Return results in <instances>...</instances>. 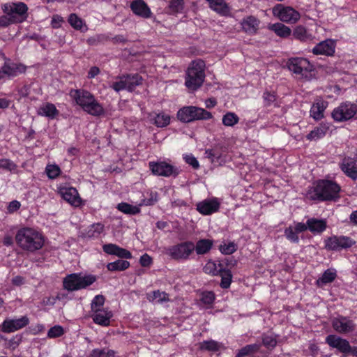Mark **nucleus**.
Returning <instances> with one entry per match:
<instances>
[{"mask_svg": "<svg viewBox=\"0 0 357 357\" xmlns=\"http://www.w3.org/2000/svg\"><path fill=\"white\" fill-rule=\"evenodd\" d=\"M236 261H234V263H232V260H229L228 259H225L218 261H216L217 265V269L218 272V275L220 273H223V271H229V269L227 268L228 266H234L236 264Z\"/></svg>", "mask_w": 357, "mask_h": 357, "instance_id": "49", "label": "nucleus"}, {"mask_svg": "<svg viewBox=\"0 0 357 357\" xmlns=\"http://www.w3.org/2000/svg\"><path fill=\"white\" fill-rule=\"evenodd\" d=\"M237 250V245L234 242L224 243L219 246V250L223 255H231Z\"/></svg>", "mask_w": 357, "mask_h": 357, "instance_id": "45", "label": "nucleus"}, {"mask_svg": "<svg viewBox=\"0 0 357 357\" xmlns=\"http://www.w3.org/2000/svg\"><path fill=\"white\" fill-rule=\"evenodd\" d=\"M287 66L290 71L302 77H307L308 74L312 71L314 66L308 59L303 57L290 58L287 61Z\"/></svg>", "mask_w": 357, "mask_h": 357, "instance_id": "11", "label": "nucleus"}, {"mask_svg": "<svg viewBox=\"0 0 357 357\" xmlns=\"http://www.w3.org/2000/svg\"><path fill=\"white\" fill-rule=\"evenodd\" d=\"M103 251L111 255H116L120 258L131 259L132 254L126 249L122 248L119 245L113 243L105 244L102 246Z\"/></svg>", "mask_w": 357, "mask_h": 357, "instance_id": "25", "label": "nucleus"}, {"mask_svg": "<svg viewBox=\"0 0 357 357\" xmlns=\"http://www.w3.org/2000/svg\"><path fill=\"white\" fill-rule=\"evenodd\" d=\"M329 126L327 124L321 123L306 135V139L310 141L321 139L326 135Z\"/></svg>", "mask_w": 357, "mask_h": 357, "instance_id": "29", "label": "nucleus"}, {"mask_svg": "<svg viewBox=\"0 0 357 357\" xmlns=\"http://www.w3.org/2000/svg\"><path fill=\"white\" fill-rule=\"evenodd\" d=\"M170 116L165 113H159L154 118V124L159 128L167 126L170 123Z\"/></svg>", "mask_w": 357, "mask_h": 357, "instance_id": "42", "label": "nucleus"}, {"mask_svg": "<svg viewBox=\"0 0 357 357\" xmlns=\"http://www.w3.org/2000/svg\"><path fill=\"white\" fill-rule=\"evenodd\" d=\"M301 222H295L294 227L289 226L284 229V236L286 238L294 243H298L299 242L298 234L303 232L304 231H298L297 227Z\"/></svg>", "mask_w": 357, "mask_h": 357, "instance_id": "36", "label": "nucleus"}, {"mask_svg": "<svg viewBox=\"0 0 357 357\" xmlns=\"http://www.w3.org/2000/svg\"><path fill=\"white\" fill-rule=\"evenodd\" d=\"M273 15L280 21L289 24L296 23L301 17L300 13L294 8L282 4H278L273 7Z\"/></svg>", "mask_w": 357, "mask_h": 357, "instance_id": "12", "label": "nucleus"}, {"mask_svg": "<svg viewBox=\"0 0 357 357\" xmlns=\"http://www.w3.org/2000/svg\"><path fill=\"white\" fill-rule=\"evenodd\" d=\"M194 242L185 241L165 248V254L176 261H186L193 255Z\"/></svg>", "mask_w": 357, "mask_h": 357, "instance_id": "5", "label": "nucleus"}, {"mask_svg": "<svg viewBox=\"0 0 357 357\" xmlns=\"http://www.w3.org/2000/svg\"><path fill=\"white\" fill-rule=\"evenodd\" d=\"M69 95L76 104L87 114L93 116H100L105 114V111L102 105L89 91L72 89Z\"/></svg>", "mask_w": 357, "mask_h": 357, "instance_id": "1", "label": "nucleus"}, {"mask_svg": "<svg viewBox=\"0 0 357 357\" xmlns=\"http://www.w3.org/2000/svg\"><path fill=\"white\" fill-rule=\"evenodd\" d=\"M105 302V298L102 295H97L96 296L92 302H91V310L92 311L96 312L98 310H102L101 307H102Z\"/></svg>", "mask_w": 357, "mask_h": 357, "instance_id": "51", "label": "nucleus"}, {"mask_svg": "<svg viewBox=\"0 0 357 357\" xmlns=\"http://www.w3.org/2000/svg\"><path fill=\"white\" fill-rule=\"evenodd\" d=\"M293 37L303 43L314 42L315 37L303 26H297L293 31Z\"/></svg>", "mask_w": 357, "mask_h": 357, "instance_id": "27", "label": "nucleus"}, {"mask_svg": "<svg viewBox=\"0 0 357 357\" xmlns=\"http://www.w3.org/2000/svg\"><path fill=\"white\" fill-rule=\"evenodd\" d=\"M104 230V225L101 223L93 224L87 231L86 236L89 238H98Z\"/></svg>", "mask_w": 357, "mask_h": 357, "instance_id": "41", "label": "nucleus"}, {"mask_svg": "<svg viewBox=\"0 0 357 357\" xmlns=\"http://www.w3.org/2000/svg\"><path fill=\"white\" fill-rule=\"evenodd\" d=\"M0 169L7 170L10 172H15L17 165L12 160L9 159L0 160Z\"/></svg>", "mask_w": 357, "mask_h": 357, "instance_id": "52", "label": "nucleus"}, {"mask_svg": "<svg viewBox=\"0 0 357 357\" xmlns=\"http://www.w3.org/2000/svg\"><path fill=\"white\" fill-rule=\"evenodd\" d=\"M215 294L211 291H204L201 294V301L206 305H211L213 303L215 300Z\"/></svg>", "mask_w": 357, "mask_h": 357, "instance_id": "55", "label": "nucleus"}, {"mask_svg": "<svg viewBox=\"0 0 357 357\" xmlns=\"http://www.w3.org/2000/svg\"><path fill=\"white\" fill-rule=\"evenodd\" d=\"M68 23L72 27L77 30H81L83 25V20L75 13H71L68 19Z\"/></svg>", "mask_w": 357, "mask_h": 357, "instance_id": "46", "label": "nucleus"}, {"mask_svg": "<svg viewBox=\"0 0 357 357\" xmlns=\"http://www.w3.org/2000/svg\"><path fill=\"white\" fill-rule=\"evenodd\" d=\"M357 113V105L350 102H342L335 107L331 116L335 122H344L352 119Z\"/></svg>", "mask_w": 357, "mask_h": 357, "instance_id": "10", "label": "nucleus"}, {"mask_svg": "<svg viewBox=\"0 0 357 357\" xmlns=\"http://www.w3.org/2000/svg\"><path fill=\"white\" fill-rule=\"evenodd\" d=\"M217 267L216 261L210 260L206 262L203 269L204 273L207 274H210L211 275H218Z\"/></svg>", "mask_w": 357, "mask_h": 357, "instance_id": "54", "label": "nucleus"}, {"mask_svg": "<svg viewBox=\"0 0 357 357\" xmlns=\"http://www.w3.org/2000/svg\"><path fill=\"white\" fill-rule=\"evenodd\" d=\"M152 300H157L158 302H163L168 300L167 294L165 292H161L160 291H154L153 292V298Z\"/></svg>", "mask_w": 357, "mask_h": 357, "instance_id": "62", "label": "nucleus"}, {"mask_svg": "<svg viewBox=\"0 0 357 357\" xmlns=\"http://www.w3.org/2000/svg\"><path fill=\"white\" fill-rule=\"evenodd\" d=\"M332 326L339 333H348L355 329L354 321L343 316L334 318L332 320Z\"/></svg>", "mask_w": 357, "mask_h": 357, "instance_id": "17", "label": "nucleus"}, {"mask_svg": "<svg viewBox=\"0 0 357 357\" xmlns=\"http://www.w3.org/2000/svg\"><path fill=\"white\" fill-rule=\"evenodd\" d=\"M340 187L329 180H319L314 183L307 192V198L324 202L334 200L339 197Z\"/></svg>", "mask_w": 357, "mask_h": 357, "instance_id": "2", "label": "nucleus"}, {"mask_svg": "<svg viewBox=\"0 0 357 357\" xmlns=\"http://www.w3.org/2000/svg\"><path fill=\"white\" fill-rule=\"evenodd\" d=\"M29 324V319L26 316L18 319H6L0 325V331L5 333H10L20 330Z\"/></svg>", "mask_w": 357, "mask_h": 357, "instance_id": "15", "label": "nucleus"}, {"mask_svg": "<svg viewBox=\"0 0 357 357\" xmlns=\"http://www.w3.org/2000/svg\"><path fill=\"white\" fill-rule=\"evenodd\" d=\"M260 21L256 17L252 15H249L244 17L241 22V26L242 30L249 34L254 35L257 33L259 26Z\"/></svg>", "mask_w": 357, "mask_h": 357, "instance_id": "23", "label": "nucleus"}, {"mask_svg": "<svg viewBox=\"0 0 357 357\" xmlns=\"http://www.w3.org/2000/svg\"><path fill=\"white\" fill-rule=\"evenodd\" d=\"M326 343L332 348L337 349L344 354H348L351 351V347L348 340L335 335H329L326 337Z\"/></svg>", "mask_w": 357, "mask_h": 357, "instance_id": "16", "label": "nucleus"}, {"mask_svg": "<svg viewBox=\"0 0 357 357\" xmlns=\"http://www.w3.org/2000/svg\"><path fill=\"white\" fill-rule=\"evenodd\" d=\"M130 266V262L126 260L118 259L114 262H110L107 265V268L110 271H122Z\"/></svg>", "mask_w": 357, "mask_h": 357, "instance_id": "40", "label": "nucleus"}, {"mask_svg": "<svg viewBox=\"0 0 357 357\" xmlns=\"http://www.w3.org/2000/svg\"><path fill=\"white\" fill-rule=\"evenodd\" d=\"M268 29L281 38H287L291 33V30L289 27L280 22L270 24Z\"/></svg>", "mask_w": 357, "mask_h": 357, "instance_id": "32", "label": "nucleus"}, {"mask_svg": "<svg viewBox=\"0 0 357 357\" xmlns=\"http://www.w3.org/2000/svg\"><path fill=\"white\" fill-rule=\"evenodd\" d=\"M110 40L109 36H107L106 35L102 34V35H97L95 37L89 38L88 39V43L90 45H96L98 43L103 42V41H107V40Z\"/></svg>", "mask_w": 357, "mask_h": 357, "instance_id": "60", "label": "nucleus"}, {"mask_svg": "<svg viewBox=\"0 0 357 357\" xmlns=\"http://www.w3.org/2000/svg\"><path fill=\"white\" fill-rule=\"evenodd\" d=\"M63 22L62 17L55 15L52 17L51 25L54 29H58L61 26V23Z\"/></svg>", "mask_w": 357, "mask_h": 357, "instance_id": "63", "label": "nucleus"}, {"mask_svg": "<svg viewBox=\"0 0 357 357\" xmlns=\"http://www.w3.org/2000/svg\"><path fill=\"white\" fill-rule=\"evenodd\" d=\"M169 8L174 13L181 12L183 8V0H171Z\"/></svg>", "mask_w": 357, "mask_h": 357, "instance_id": "59", "label": "nucleus"}, {"mask_svg": "<svg viewBox=\"0 0 357 357\" xmlns=\"http://www.w3.org/2000/svg\"><path fill=\"white\" fill-rule=\"evenodd\" d=\"M116 208L119 211L125 214L136 215L140 212L139 207L132 206L126 202L119 203Z\"/></svg>", "mask_w": 357, "mask_h": 357, "instance_id": "39", "label": "nucleus"}, {"mask_svg": "<svg viewBox=\"0 0 357 357\" xmlns=\"http://www.w3.org/2000/svg\"><path fill=\"white\" fill-rule=\"evenodd\" d=\"M112 317V313L106 310H100L94 312L92 318L93 321L99 325L107 326L110 324V319Z\"/></svg>", "mask_w": 357, "mask_h": 357, "instance_id": "28", "label": "nucleus"}, {"mask_svg": "<svg viewBox=\"0 0 357 357\" xmlns=\"http://www.w3.org/2000/svg\"><path fill=\"white\" fill-rule=\"evenodd\" d=\"M340 167L346 176L354 181L357 179V160L356 158L344 157Z\"/></svg>", "mask_w": 357, "mask_h": 357, "instance_id": "19", "label": "nucleus"}, {"mask_svg": "<svg viewBox=\"0 0 357 357\" xmlns=\"http://www.w3.org/2000/svg\"><path fill=\"white\" fill-rule=\"evenodd\" d=\"M324 243L327 250L339 251L351 248L355 244V241L345 236H332L326 238Z\"/></svg>", "mask_w": 357, "mask_h": 357, "instance_id": "13", "label": "nucleus"}, {"mask_svg": "<svg viewBox=\"0 0 357 357\" xmlns=\"http://www.w3.org/2000/svg\"><path fill=\"white\" fill-rule=\"evenodd\" d=\"M211 112L203 108L195 106H186L177 112V118L183 123H189L197 120H208L212 118Z\"/></svg>", "mask_w": 357, "mask_h": 357, "instance_id": "7", "label": "nucleus"}, {"mask_svg": "<svg viewBox=\"0 0 357 357\" xmlns=\"http://www.w3.org/2000/svg\"><path fill=\"white\" fill-rule=\"evenodd\" d=\"M2 10L9 15L16 24L24 22L28 17V6L23 2L5 3Z\"/></svg>", "mask_w": 357, "mask_h": 357, "instance_id": "8", "label": "nucleus"}, {"mask_svg": "<svg viewBox=\"0 0 357 357\" xmlns=\"http://www.w3.org/2000/svg\"><path fill=\"white\" fill-rule=\"evenodd\" d=\"M183 160L187 164L190 165L195 169H197L199 167V163L198 160L192 154L184 155Z\"/></svg>", "mask_w": 357, "mask_h": 357, "instance_id": "58", "label": "nucleus"}, {"mask_svg": "<svg viewBox=\"0 0 357 357\" xmlns=\"http://www.w3.org/2000/svg\"><path fill=\"white\" fill-rule=\"evenodd\" d=\"M46 174L49 178L55 179L61 174L60 167L56 165H47L45 168Z\"/></svg>", "mask_w": 357, "mask_h": 357, "instance_id": "48", "label": "nucleus"}, {"mask_svg": "<svg viewBox=\"0 0 357 357\" xmlns=\"http://www.w3.org/2000/svg\"><path fill=\"white\" fill-rule=\"evenodd\" d=\"M124 77L128 91H132L137 86L142 84V78L139 74H128L124 75Z\"/></svg>", "mask_w": 357, "mask_h": 357, "instance_id": "34", "label": "nucleus"}, {"mask_svg": "<svg viewBox=\"0 0 357 357\" xmlns=\"http://www.w3.org/2000/svg\"><path fill=\"white\" fill-rule=\"evenodd\" d=\"M64 200L74 206H79L81 204V198L77 190L75 188H63L60 190Z\"/></svg>", "mask_w": 357, "mask_h": 357, "instance_id": "24", "label": "nucleus"}, {"mask_svg": "<svg viewBox=\"0 0 357 357\" xmlns=\"http://www.w3.org/2000/svg\"><path fill=\"white\" fill-rule=\"evenodd\" d=\"M15 241L22 250L33 252L43 248L45 240L43 234L37 230L31 227H23L17 231Z\"/></svg>", "mask_w": 357, "mask_h": 357, "instance_id": "3", "label": "nucleus"}, {"mask_svg": "<svg viewBox=\"0 0 357 357\" xmlns=\"http://www.w3.org/2000/svg\"><path fill=\"white\" fill-rule=\"evenodd\" d=\"M239 121L238 116L234 112H227L222 117V123L225 126H234Z\"/></svg>", "mask_w": 357, "mask_h": 357, "instance_id": "44", "label": "nucleus"}, {"mask_svg": "<svg viewBox=\"0 0 357 357\" xmlns=\"http://www.w3.org/2000/svg\"><path fill=\"white\" fill-rule=\"evenodd\" d=\"M327 228V221L325 219L315 218H308L305 223L301 222L298 225V231L309 230L314 235L322 234Z\"/></svg>", "mask_w": 357, "mask_h": 357, "instance_id": "14", "label": "nucleus"}, {"mask_svg": "<svg viewBox=\"0 0 357 357\" xmlns=\"http://www.w3.org/2000/svg\"><path fill=\"white\" fill-rule=\"evenodd\" d=\"M115 353L113 350H107L95 349H93L89 357H114Z\"/></svg>", "mask_w": 357, "mask_h": 357, "instance_id": "50", "label": "nucleus"}, {"mask_svg": "<svg viewBox=\"0 0 357 357\" xmlns=\"http://www.w3.org/2000/svg\"><path fill=\"white\" fill-rule=\"evenodd\" d=\"M26 67L22 63L14 62H5L0 71L1 78L4 76L16 77L20 74L25 73Z\"/></svg>", "mask_w": 357, "mask_h": 357, "instance_id": "18", "label": "nucleus"}, {"mask_svg": "<svg viewBox=\"0 0 357 357\" xmlns=\"http://www.w3.org/2000/svg\"><path fill=\"white\" fill-rule=\"evenodd\" d=\"M96 280L93 275L72 273L66 276L63 281V288L69 291L85 289Z\"/></svg>", "mask_w": 357, "mask_h": 357, "instance_id": "6", "label": "nucleus"}, {"mask_svg": "<svg viewBox=\"0 0 357 357\" xmlns=\"http://www.w3.org/2000/svg\"><path fill=\"white\" fill-rule=\"evenodd\" d=\"M205 63L201 59L193 61L186 72L185 86L195 91L199 88L205 78Z\"/></svg>", "mask_w": 357, "mask_h": 357, "instance_id": "4", "label": "nucleus"}, {"mask_svg": "<svg viewBox=\"0 0 357 357\" xmlns=\"http://www.w3.org/2000/svg\"><path fill=\"white\" fill-rule=\"evenodd\" d=\"M261 348L260 344H248L238 350L236 357H245L257 353Z\"/></svg>", "mask_w": 357, "mask_h": 357, "instance_id": "37", "label": "nucleus"}, {"mask_svg": "<svg viewBox=\"0 0 357 357\" xmlns=\"http://www.w3.org/2000/svg\"><path fill=\"white\" fill-rule=\"evenodd\" d=\"M263 99L264 105L266 107L270 106L276 100V94L275 92L266 91L263 94Z\"/></svg>", "mask_w": 357, "mask_h": 357, "instance_id": "57", "label": "nucleus"}, {"mask_svg": "<svg viewBox=\"0 0 357 357\" xmlns=\"http://www.w3.org/2000/svg\"><path fill=\"white\" fill-rule=\"evenodd\" d=\"M39 115L54 119L59 113L55 105L50 102L43 105L38 112Z\"/></svg>", "mask_w": 357, "mask_h": 357, "instance_id": "31", "label": "nucleus"}, {"mask_svg": "<svg viewBox=\"0 0 357 357\" xmlns=\"http://www.w3.org/2000/svg\"><path fill=\"white\" fill-rule=\"evenodd\" d=\"M214 241L209 238H201L196 243H194L192 249L193 253L195 252L197 255H204L208 254L212 249Z\"/></svg>", "mask_w": 357, "mask_h": 357, "instance_id": "26", "label": "nucleus"}, {"mask_svg": "<svg viewBox=\"0 0 357 357\" xmlns=\"http://www.w3.org/2000/svg\"><path fill=\"white\" fill-rule=\"evenodd\" d=\"M219 208L220 202L217 198L204 199L197 204V210L203 215H211L215 213Z\"/></svg>", "mask_w": 357, "mask_h": 357, "instance_id": "20", "label": "nucleus"}, {"mask_svg": "<svg viewBox=\"0 0 357 357\" xmlns=\"http://www.w3.org/2000/svg\"><path fill=\"white\" fill-rule=\"evenodd\" d=\"M63 333V328L61 326H54L48 331L47 336L50 338H55L61 336Z\"/></svg>", "mask_w": 357, "mask_h": 357, "instance_id": "56", "label": "nucleus"}, {"mask_svg": "<svg viewBox=\"0 0 357 357\" xmlns=\"http://www.w3.org/2000/svg\"><path fill=\"white\" fill-rule=\"evenodd\" d=\"M277 335H263L262 344L268 349H273L277 345Z\"/></svg>", "mask_w": 357, "mask_h": 357, "instance_id": "43", "label": "nucleus"}, {"mask_svg": "<svg viewBox=\"0 0 357 357\" xmlns=\"http://www.w3.org/2000/svg\"><path fill=\"white\" fill-rule=\"evenodd\" d=\"M222 343L217 342L213 340H204L199 344V349L201 350L216 352L223 349Z\"/></svg>", "mask_w": 357, "mask_h": 357, "instance_id": "35", "label": "nucleus"}, {"mask_svg": "<svg viewBox=\"0 0 357 357\" xmlns=\"http://www.w3.org/2000/svg\"><path fill=\"white\" fill-rule=\"evenodd\" d=\"M149 167L151 173L158 176L176 177L180 174V169L165 160L150 161Z\"/></svg>", "mask_w": 357, "mask_h": 357, "instance_id": "9", "label": "nucleus"}, {"mask_svg": "<svg viewBox=\"0 0 357 357\" xmlns=\"http://www.w3.org/2000/svg\"><path fill=\"white\" fill-rule=\"evenodd\" d=\"M335 43L331 39H327L317 44L312 49L315 55L333 56L335 53Z\"/></svg>", "mask_w": 357, "mask_h": 357, "instance_id": "21", "label": "nucleus"}, {"mask_svg": "<svg viewBox=\"0 0 357 357\" xmlns=\"http://www.w3.org/2000/svg\"><path fill=\"white\" fill-rule=\"evenodd\" d=\"M336 272L331 269H327L323 273L322 276L317 280V284L322 287L324 284L332 282L336 278Z\"/></svg>", "mask_w": 357, "mask_h": 357, "instance_id": "38", "label": "nucleus"}, {"mask_svg": "<svg viewBox=\"0 0 357 357\" xmlns=\"http://www.w3.org/2000/svg\"><path fill=\"white\" fill-rule=\"evenodd\" d=\"M210 8L221 15L226 16L230 13V9L225 0H206Z\"/></svg>", "mask_w": 357, "mask_h": 357, "instance_id": "30", "label": "nucleus"}, {"mask_svg": "<svg viewBox=\"0 0 357 357\" xmlns=\"http://www.w3.org/2000/svg\"><path fill=\"white\" fill-rule=\"evenodd\" d=\"M119 80L112 83L110 86L116 92H119L122 90H127L126 81L125 80L124 75L118 77Z\"/></svg>", "mask_w": 357, "mask_h": 357, "instance_id": "53", "label": "nucleus"}, {"mask_svg": "<svg viewBox=\"0 0 357 357\" xmlns=\"http://www.w3.org/2000/svg\"><path fill=\"white\" fill-rule=\"evenodd\" d=\"M218 275L221 277L220 287L222 289L229 288L232 280V274L231 271L229 270L227 271H223V273H220Z\"/></svg>", "mask_w": 357, "mask_h": 357, "instance_id": "47", "label": "nucleus"}, {"mask_svg": "<svg viewBox=\"0 0 357 357\" xmlns=\"http://www.w3.org/2000/svg\"><path fill=\"white\" fill-rule=\"evenodd\" d=\"M206 157L211 160V162H214L220 158L219 153L212 149H207L205 151Z\"/></svg>", "mask_w": 357, "mask_h": 357, "instance_id": "64", "label": "nucleus"}, {"mask_svg": "<svg viewBox=\"0 0 357 357\" xmlns=\"http://www.w3.org/2000/svg\"><path fill=\"white\" fill-rule=\"evenodd\" d=\"M326 107L327 102L324 101H319L313 104L310 109V116L316 121L321 119Z\"/></svg>", "mask_w": 357, "mask_h": 357, "instance_id": "33", "label": "nucleus"}, {"mask_svg": "<svg viewBox=\"0 0 357 357\" xmlns=\"http://www.w3.org/2000/svg\"><path fill=\"white\" fill-rule=\"evenodd\" d=\"M13 18L8 14L0 16V26L7 27L10 24H16L15 22H13Z\"/></svg>", "mask_w": 357, "mask_h": 357, "instance_id": "61", "label": "nucleus"}, {"mask_svg": "<svg viewBox=\"0 0 357 357\" xmlns=\"http://www.w3.org/2000/svg\"><path fill=\"white\" fill-rule=\"evenodd\" d=\"M130 9L132 13L142 18H150L152 13L150 8L144 0H135L130 3Z\"/></svg>", "mask_w": 357, "mask_h": 357, "instance_id": "22", "label": "nucleus"}]
</instances>
